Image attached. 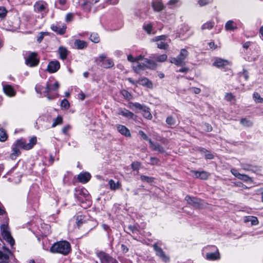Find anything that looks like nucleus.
I'll list each match as a JSON object with an SVG mask.
<instances>
[{
    "label": "nucleus",
    "instance_id": "nucleus-31",
    "mask_svg": "<svg viewBox=\"0 0 263 263\" xmlns=\"http://www.w3.org/2000/svg\"><path fill=\"white\" fill-rule=\"evenodd\" d=\"M59 53L61 59L64 60L67 56L68 51L65 47H60L59 48Z\"/></svg>",
    "mask_w": 263,
    "mask_h": 263
},
{
    "label": "nucleus",
    "instance_id": "nucleus-6",
    "mask_svg": "<svg viewBox=\"0 0 263 263\" xmlns=\"http://www.w3.org/2000/svg\"><path fill=\"white\" fill-rule=\"evenodd\" d=\"M153 247L156 252V255L163 261L167 262L170 260V257L164 253L163 250L157 245V243H154Z\"/></svg>",
    "mask_w": 263,
    "mask_h": 263
},
{
    "label": "nucleus",
    "instance_id": "nucleus-11",
    "mask_svg": "<svg viewBox=\"0 0 263 263\" xmlns=\"http://www.w3.org/2000/svg\"><path fill=\"white\" fill-rule=\"evenodd\" d=\"M60 67V63L58 61L50 62L47 67V70L50 73L57 71Z\"/></svg>",
    "mask_w": 263,
    "mask_h": 263
},
{
    "label": "nucleus",
    "instance_id": "nucleus-53",
    "mask_svg": "<svg viewBox=\"0 0 263 263\" xmlns=\"http://www.w3.org/2000/svg\"><path fill=\"white\" fill-rule=\"evenodd\" d=\"M211 2V0H199L198 4L200 6H203L209 4Z\"/></svg>",
    "mask_w": 263,
    "mask_h": 263
},
{
    "label": "nucleus",
    "instance_id": "nucleus-60",
    "mask_svg": "<svg viewBox=\"0 0 263 263\" xmlns=\"http://www.w3.org/2000/svg\"><path fill=\"white\" fill-rule=\"evenodd\" d=\"M119 2V0H106V3L110 5H116Z\"/></svg>",
    "mask_w": 263,
    "mask_h": 263
},
{
    "label": "nucleus",
    "instance_id": "nucleus-22",
    "mask_svg": "<svg viewBox=\"0 0 263 263\" xmlns=\"http://www.w3.org/2000/svg\"><path fill=\"white\" fill-rule=\"evenodd\" d=\"M229 64L230 62L228 60L217 58L214 62L213 65L217 67L220 68L227 66Z\"/></svg>",
    "mask_w": 263,
    "mask_h": 263
},
{
    "label": "nucleus",
    "instance_id": "nucleus-26",
    "mask_svg": "<svg viewBox=\"0 0 263 263\" xmlns=\"http://www.w3.org/2000/svg\"><path fill=\"white\" fill-rule=\"evenodd\" d=\"M108 184L110 189L113 191L119 189L121 186V184L119 181L116 183L112 179L109 180Z\"/></svg>",
    "mask_w": 263,
    "mask_h": 263
},
{
    "label": "nucleus",
    "instance_id": "nucleus-58",
    "mask_svg": "<svg viewBox=\"0 0 263 263\" xmlns=\"http://www.w3.org/2000/svg\"><path fill=\"white\" fill-rule=\"evenodd\" d=\"M70 128H71V126L69 125H67L64 126L62 128L63 133H64V134H67V132L70 129Z\"/></svg>",
    "mask_w": 263,
    "mask_h": 263
},
{
    "label": "nucleus",
    "instance_id": "nucleus-15",
    "mask_svg": "<svg viewBox=\"0 0 263 263\" xmlns=\"http://www.w3.org/2000/svg\"><path fill=\"white\" fill-rule=\"evenodd\" d=\"M99 2V0H86L82 4V7L84 10L89 12L91 10L92 6Z\"/></svg>",
    "mask_w": 263,
    "mask_h": 263
},
{
    "label": "nucleus",
    "instance_id": "nucleus-13",
    "mask_svg": "<svg viewBox=\"0 0 263 263\" xmlns=\"http://www.w3.org/2000/svg\"><path fill=\"white\" fill-rule=\"evenodd\" d=\"M3 91L4 93L8 96L12 97H14L15 94L16 92L14 90L13 87L8 84H5L3 86Z\"/></svg>",
    "mask_w": 263,
    "mask_h": 263
},
{
    "label": "nucleus",
    "instance_id": "nucleus-4",
    "mask_svg": "<svg viewBox=\"0 0 263 263\" xmlns=\"http://www.w3.org/2000/svg\"><path fill=\"white\" fill-rule=\"evenodd\" d=\"M1 231L3 238L11 246L14 245V240L11 235L8 224H3L1 227Z\"/></svg>",
    "mask_w": 263,
    "mask_h": 263
},
{
    "label": "nucleus",
    "instance_id": "nucleus-25",
    "mask_svg": "<svg viewBox=\"0 0 263 263\" xmlns=\"http://www.w3.org/2000/svg\"><path fill=\"white\" fill-rule=\"evenodd\" d=\"M206 257L209 260H217L220 258V254L218 250H217L215 252L207 253Z\"/></svg>",
    "mask_w": 263,
    "mask_h": 263
},
{
    "label": "nucleus",
    "instance_id": "nucleus-48",
    "mask_svg": "<svg viewBox=\"0 0 263 263\" xmlns=\"http://www.w3.org/2000/svg\"><path fill=\"white\" fill-rule=\"evenodd\" d=\"M61 106L64 108L65 109H68L70 107V104L68 101L67 99H64L61 103Z\"/></svg>",
    "mask_w": 263,
    "mask_h": 263
},
{
    "label": "nucleus",
    "instance_id": "nucleus-19",
    "mask_svg": "<svg viewBox=\"0 0 263 263\" xmlns=\"http://www.w3.org/2000/svg\"><path fill=\"white\" fill-rule=\"evenodd\" d=\"M148 142L150 144V147L153 151H158L160 153H164V149L159 143H154L151 140H148Z\"/></svg>",
    "mask_w": 263,
    "mask_h": 263
},
{
    "label": "nucleus",
    "instance_id": "nucleus-49",
    "mask_svg": "<svg viewBox=\"0 0 263 263\" xmlns=\"http://www.w3.org/2000/svg\"><path fill=\"white\" fill-rule=\"evenodd\" d=\"M166 36L164 35H160L155 37V38L152 39L153 42H163V41H164L166 40Z\"/></svg>",
    "mask_w": 263,
    "mask_h": 263
},
{
    "label": "nucleus",
    "instance_id": "nucleus-62",
    "mask_svg": "<svg viewBox=\"0 0 263 263\" xmlns=\"http://www.w3.org/2000/svg\"><path fill=\"white\" fill-rule=\"evenodd\" d=\"M236 185L237 186H239V187H242V189H248V187L245 184H243V183H242L241 182H238L237 184H236Z\"/></svg>",
    "mask_w": 263,
    "mask_h": 263
},
{
    "label": "nucleus",
    "instance_id": "nucleus-5",
    "mask_svg": "<svg viewBox=\"0 0 263 263\" xmlns=\"http://www.w3.org/2000/svg\"><path fill=\"white\" fill-rule=\"evenodd\" d=\"M39 61V59L37 58V53L34 52L29 53L26 59V64L30 67L36 66L38 65Z\"/></svg>",
    "mask_w": 263,
    "mask_h": 263
},
{
    "label": "nucleus",
    "instance_id": "nucleus-33",
    "mask_svg": "<svg viewBox=\"0 0 263 263\" xmlns=\"http://www.w3.org/2000/svg\"><path fill=\"white\" fill-rule=\"evenodd\" d=\"M128 107L132 109H134V108L142 110L145 106L141 105L139 103H133L129 102L128 105Z\"/></svg>",
    "mask_w": 263,
    "mask_h": 263
},
{
    "label": "nucleus",
    "instance_id": "nucleus-9",
    "mask_svg": "<svg viewBox=\"0 0 263 263\" xmlns=\"http://www.w3.org/2000/svg\"><path fill=\"white\" fill-rule=\"evenodd\" d=\"M59 87V83L57 82L53 85H51L49 84H47L46 87V93H47L46 97L49 100L52 99L53 98L51 97L49 93L52 91L57 90Z\"/></svg>",
    "mask_w": 263,
    "mask_h": 263
},
{
    "label": "nucleus",
    "instance_id": "nucleus-42",
    "mask_svg": "<svg viewBox=\"0 0 263 263\" xmlns=\"http://www.w3.org/2000/svg\"><path fill=\"white\" fill-rule=\"evenodd\" d=\"M121 93L126 99L130 100L133 99L132 95L125 89L122 90L121 91Z\"/></svg>",
    "mask_w": 263,
    "mask_h": 263
},
{
    "label": "nucleus",
    "instance_id": "nucleus-34",
    "mask_svg": "<svg viewBox=\"0 0 263 263\" xmlns=\"http://www.w3.org/2000/svg\"><path fill=\"white\" fill-rule=\"evenodd\" d=\"M8 136L5 130L3 128H0V141L5 142Z\"/></svg>",
    "mask_w": 263,
    "mask_h": 263
},
{
    "label": "nucleus",
    "instance_id": "nucleus-35",
    "mask_svg": "<svg viewBox=\"0 0 263 263\" xmlns=\"http://www.w3.org/2000/svg\"><path fill=\"white\" fill-rule=\"evenodd\" d=\"M114 65L113 61L110 59H106L102 62V66L106 68L111 67Z\"/></svg>",
    "mask_w": 263,
    "mask_h": 263
},
{
    "label": "nucleus",
    "instance_id": "nucleus-40",
    "mask_svg": "<svg viewBox=\"0 0 263 263\" xmlns=\"http://www.w3.org/2000/svg\"><path fill=\"white\" fill-rule=\"evenodd\" d=\"M167 56L165 54L159 55L155 57L156 60L159 62H164L167 60Z\"/></svg>",
    "mask_w": 263,
    "mask_h": 263
},
{
    "label": "nucleus",
    "instance_id": "nucleus-10",
    "mask_svg": "<svg viewBox=\"0 0 263 263\" xmlns=\"http://www.w3.org/2000/svg\"><path fill=\"white\" fill-rule=\"evenodd\" d=\"M185 200L187 202L191 204V205L196 208H199L200 206V200L198 198L195 197H192L190 196H187L185 197Z\"/></svg>",
    "mask_w": 263,
    "mask_h": 263
},
{
    "label": "nucleus",
    "instance_id": "nucleus-7",
    "mask_svg": "<svg viewBox=\"0 0 263 263\" xmlns=\"http://www.w3.org/2000/svg\"><path fill=\"white\" fill-rule=\"evenodd\" d=\"M48 4L43 1H39L36 2L34 5V11L37 12H41L47 10L46 13L48 12Z\"/></svg>",
    "mask_w": 263,
    "mask_h": 263
},
{
    "label": "nucleus",
    "instance_id": "nucleus-16",
    "mask_svg": "<svg viewBox=\"0 0 263 263\" xmlns=\"http://www.w3.org/2000/svg\"><path fill=\"white\" fill-rule=\"evenodd\" d=\"M191 172L194 174V177L196 178H200L201 179H207L210 174L205 171L198 172L196 171H192Z\"/></svg>",
    "mask_w": 263,
    "mask_h": 263
},
{
    "label": "nucleus",
    "instance_id": "nucleus-30",
    "mask_svg": "<svg viewBox=\"0 0 263 263\" xmlns=\"http://www.w3.org/2000/svg\"><path fill=\"white\" fill-rule=\"evenodd\" d=\"M74 46L79 49H82L87 46V43L83 41L76 40L74 41Z\"/></svg>",
    "mask_w": 263,
    "mask_h": 263
},
{
    "label": "nucleus",
    "instance_id": "nucleus-24",
    "mask_svg": "<svg viewBox=\"0 0 263 263\" xmlns=\"http://www.w3.org/2000/svg\"><path fill=\"white\" fill-rule=\"evenodd\" d=\"M144 65L145 68L155 69L157 66V64L153 60L145 59L144 61Z\"/></svg>",
    "mask_w": 263,
    "mask_h": 263
},
{
    "label": "nucleus",
    "instance_id": "nucleus-18",
    "mask_svg": "<svg viewBox=\"0 0 263 263\" xmlns=\"http://www.w3.org/2000/svg\"><path fill=\"white\" fill-rule=\"evenodd\" d=\"M51 29L54 31L57 32L59 34H63L65 33L66 31V26L63 24L62 25H52L51 27Z\"/></svg>",
    "mask_w": 263,
    "mask_h": 263
},
{
    "label": "nucleus",
    "instance_id": "nucleus-37",
    "mask_svg": "<svg viewBox=\"0 0 263 263\" xmlns=\"http://www.w3.org/2000/svg\"><path fill=\"white\" fill-rule=\"evenodd\" d=\"M214 25V23L213 22H208L204 24L201 27L202 30H205V29H211L213 28Z\"/></svg>",
    "mask_w": 263,
    "mask_h": 263
},
{
    "label": "nucleus",
    "instance_id": "nucleus-29",
    "mask_svg": "<svg viewBox=\"0 0 263 263\" xmlns=\"http://www.w3.org/2000/svg\"><path fill=\"white\" fill-rule=\"evenodd\" d=\"M118 114L119 115H122L125 117L130 119H133L134 116L133 112L126 109L120 110Z\"/></svg>",
    "mask_w": 263,
    "mask_h": 263
},
{
    "label": "nucleus",
    "instance_id": "nucleus-56",
    "mask_svg": "<svg viewBox=\"0 0 263 263\" xmlns=\"http://www.w3.org/2000/svg\"><path fill=\"white\" fill-rule=\"evenodd\" d=\"M225 98L227 101H231L234 99V97L231 93H228L226 95Z\"/></svg>",
    "mask_w": 263,
    "mask_h": 263
},
{
    "label": "nucleus",
    "instance_id": "nucleus-43",
    "mask_svg": "<svg viewBox=\"0 0 263 263\" xmlns=\"http://www.w3.org/2000/svg\"><path fill=\"white\" fill-rule=\"evenodd\" d=\"M63 118L61 116L57 117L53 121V122L52 124V127H54L56 126L57 125L61 124L62 123Z\"/></svg>",
    "mask_w": 263,
    "mask_h": 263
},
{
    "label": "nucleus",
    "instance_id": "nucleus-64",
    "mask_svg": "<svg viewBox=\"0 0 263 263\" xmlns=\"http://www.w3.org/2000/svg\"><path fill=\"white\" fill-rule=\"evenodd\" d=\"M209 45L210 48L212 49H215L216 48V45L215 44L214 42H210L209 43Z\"/></svg>",
    "mask_w": 263,
    "mask_h": 263
},
{
    "label": "nucleus",
    "instance_id": "nucleus-14",
    "mask_svg": "<svg viewBox=\"0 0 263 263\" xmlns=\"http://www.w3.org/2000/svg\"><path fill=\"white\" fill-rule=\"evenodd\" d=\"M36 143V138L35 137L31 138L29 140V142L28 143H26L25 141L23 139V149L25 150L30 149L33 147Z\"/></svg>",
    "mask_w": 263,
    "mask_h": 263
},
{
    "label": "nucleus",
    "instance_id": "nucleus-17",
    "mask_svg": "<svg viewBox=\"0 0 263 263\" xmlns=\"http://www.w3.org/2000/svg\"><path fill=\"white\" fill-rule=\"evenodd\" d=\"M90 178L91 175L88 172L80 173L78 176V180L79 182L83 183H87L90 179Z\"/></svg>",
    "mask_w": 263,
    "mask_h": 263
},
{
    "label": "nucleus",
    "instance_id": "nucleus-2",
    "mask_svg": "<svg viewBox=\"0 0 263 263\" xmlns=\"http://www.w3.org/2000/svg\"><path fill=\"white\" fill-rule=\"evenodd\" d=\"M189 55L188 51L185 49H181L179 54L176 58H172L171 59V63L177 66H183L185 65V60Z\"/></svg>",
    "mask_w": 263,
    "mask_h": 263
},
{
    "label": "nucleus",
    "instance_id": "nucleus-41",
    "mask_svg": "<svg viewBox=\"0 0 263 263\" xmlns=\"http://www.w3.org/2000/svg\"><path fill=\"white\" fill-rule=\"evenodd\" d=\"M140 179L142 181L146 182L147 183H152L154 180V178L151 177H148V176H145V175H141L140 176Z\"/></svg>",
    "mask_w": 263,
    "mask_h": 263
},
{
    "label": "nucleus",
    "instance_id": "nucleus-32",
    "mask_svg": "<svg viewBox=\"0 0 263 263\" xmlns=\"http://www.w3.org/2000/svg\"><path fill=\"white\" fill-rule=\"evenodd\" d=\"M143 116L148 120H151L152 118V115L150 112L149 109L146 106H144L142 110Z\"/></svg>",
    "mask_w": 263,
    "mask_h": 263
},
{
    "label": "nucleus",
    "instance_id": "nucleus-55",
    "mask_svg": "<svg viewBox=\"0 0 263 263\" xmlns=\"http://www.w3.org/2000/svg\"><path fill=\"white\" fill-rule=\"evenodd\" d=\"M139 134L141 137V138L144 140H147L148 141V140H151L150 139L148 138V137L147 136V135L142 130H139Z\"/></svg>",
    "mask_w": 263,
    "mask_h": 263
},
{
    "label": "nucleus",
    "instance_id": "nucleus-23",
    "mask_svg": "<svg viewBox=\"0 0 263 263\" xmlns=\"http://www.w3.org/2000/svg\"><path fill=\"white\" fill-rule=\"evenodd\" d=\"M138 84L145 86L149 88H153V83L146 78H141L137 81Z\"/></svg>",
    "mask_w": 263,
    "mask_h": 263
},
{
    "label": "nucleus",
    "instance_id": "nucleus-27",
    "mask_svg": "<svg viewBox=\"0 0 263 263\" xmlns=\"http://www.w3.org/2000/svg\"><path fill=\"white\" fill-rule=\"evenodd\" d=\"M225 28L227 30H234L237 28L236 24L233 21H228L225 25Z\"/></svg>",
    "mask_w": 263,
    "mask_h": 263
},
{
    "label": "nucleus",
    "instance_id": "nucleus-63",
    "mask_svg": "<svg viewBox=\"0 0 263 263\" xmlns=\"http://www.w3.org/2000/svg\"><path fill=\"white\" fill-rule=\"evenodd\" d=\"M151 161L152 164H156L158 162V159L156 157H151Z\"/></svg>",
    "mask_w": 263,
    "mask_h": 263
},
{
    "label": "nucleus",
    "instance_id": "nucleus-51",
    "mask_svg": "<svg viewBox=\"0 0 263 263\" xmlns=\"http://www.w3.org/2000/svg\"><path fill=\"white\" fill-rule=\"evenodd\" d=\"M47 33L45 32H40V34H39V36L37 38V41L39 43H41L42 41L44 36L45 35H47Z\"/></svg>",
    "mask_w": 263,
    "mask_h": 263
},
{
    "label": "nucleus",
    "instance_id": "nucleus-57",
    "mask_svg": "<svg viewBox=\"0 0 263 263\" xmlns=\"http://www.w3.org/2000/svg\"><path fill=\"white\" fill-rule=\"evenodd\" d=\"M250 222L252 225H257L258 224V220L256 217H251Z\"/></svg>",
    "mask_w": 263,
    "mask_h": 263
},
{
    "label": "nucleus",
    "instance_id": "nucleus-28",
    "mask_svg": "<svg viewBox=\"0 0 263 263\" xmlns=\"http://www.w3.org/2000/svg\"><path fill=\"white\" fill-rule=\"evenodd\" d=\"M155 11H160L164 8V6L161 1H155L152 4Z\"/></svg>",
    "mask_w": 263,
    "mask_h": 263
},
{
    "label": "nucleus",
    "instance_id": "nucleus-8",
    "mask_svg": "<svg viewBox=\"0 0 263 263\" xmlns=\"http://www.w3.org/2000/svg\"><path fill=\"white\" fill-rule=\"evenodd\" d=\"M232 174L236 177L246 182H252V179L251 177L245 174H241L239 173L237 171L235 168L231 170Z\"/></svg>",
    "mask_w": 263,
    "mask_h": 263
},
{
    "label": "nucleus",
    "instance_id": "nucleus-39",
    "mask_svg": "<svg viewBox=\"0 0 263 263\" xmlns=\"http://www.w3.org/2000/svg\"><path fill=\"white\" fill-rule=\"evenodd\" d=\"M133 68L134 70L137 72L138 73L140 70H144L145 66L144 65V62L142 64H138L137 65L133 66Z\"/></svg>",
    "mask_w": 263,
    "mask_h": 263
},
{
    "label": "nucleus",
    "instance_id": "nucleus-45",
    "mask_svg": "<svg viewBox=\"0 0 263 263\" xmlns=\"http://www.w3.org/2000/svg\"><path fill=\"white\" fill-rule=\"evenodd\" d=\"M253 98L256 102L263 103V98L260 97L258 93L254 92L253 94Z\"/></svg>",
    "mask_w": 263,
    "mask_h": 263
},
{
    "label": "nucleus",
    "instance_id": "nucleus-21",
    "mask_svg": "<svg viewBox=\"0 0 263 263\" xmlns=\"http://www.w3.org/2000/svg\"><path fill=\"white\" fill-rule=\"evenodd\" d=\"M101 260L102 263H118L116 259L104 253L101 255Z\"/></svg>",
    "mask_w": 263,
    "mask_h": 263
},
{
    "label": "nucleus",
    "instance_id": "nucleus-47",
    "mask_svg": "<svg viewBox=\"0 0 263 263\" xmlns=\"http://www.w3.org/2000/svg\"><path fill=\"white\" fill-rule=\"evenodd\" d=\"M7 13V10L4 7H0V18L3 19L5 17Z\"/></svg>",
    "mask_w": 263,
    "mask_h": 263
},
{
    "label": "nucleus",
    "instance_id": "nucleus-52",
    "mask_svg": "<svg viewBox=\"0 0 263 263\" xmlns=\"http://www.w3.org/2000/svg\"><path fill=\"white\" fill-rule=\"evenodd\" d=\"M143 27L144 30L147 32V33H151L152 29V25L151 24L144 25Z\"/></svg>",
    "mask_w": 263,
    "mask_h": 263
},
{
    "label": "nucleus",
    "instance_id": "nucleus-12",
    "mask_svg": "<svg viewBox=\"0 0 263 263\" xmlns=\"http://www.w3.org/2000/svg\"><path fill=\"white\" fill-rule=\"evenodd\" d=\"M116 128L118 132L121 135L127 137H131V134L129 130L124 125L117 124Z\"/></svg>",
    "mask_w": 263,
    "mask_h": 263
},
{
    "label": "nucleus",
    "instance_id": "nucleus-44",
    "mask_svg": "<svg viewBox=\"0 0 263 263\" xmlns=\"http://www.w3.org/2000/svg\"><path fill=\"white\" fill-rule=\"evenodd\" d=\"M158 43H157V47L159 49H167L168 47V45L166 43H165L164 42H157Z\"/></svg>",
    "mask_w": 263,
    "mask_h": 263
},
{
    "label": "nucleus",
    "instance_id": "nucleus-59",
    "mask_svg": "<svg viewBox=\"0 0 263 263\" xmlns=\"http://www.w3.org/2000/svg\"><path fill=\"white\" fill-rule=\"evenodd\" d=\"M73 14L72 13H68L66 16L65 20L67 22H70L73 18Z\"/></svg>",
    "mask_w": 263,
    "mask_h": 263
},
{
    "label": "nucleus",
    "instance_id": "nucleus-50",
    "mask_svg": "<svg viewBox=\"0 0 263 263\" xmlns=\"http://www.w3.org/2000/svg\"><path fill=\"white\" fill-rule=\"evenodd\" d=\"M166 122L170 125H174L175 124V120L172 116H169L166 118Z\"/></svg>",
    "mask_w": 263,
    "mask_h": 263
},
{
    "label": "nucleus",
    "instance_id": "nucleus-61",
    "mask_svg": "<svg viewBox=\"0 0 263 263\" xmlns=\"http://www.w3.org/2000/svg\"><path fill=\"white\" fill-rule=\"evenodd\" d=\"M121 250L123 253H125L128 252V248L126 246L122 244L121 245Z\"/></svg>",
    "mask_w": 263,
    "mask_h": 263
},
{
    "label": "nucleus",
    "instance_id": "nucleus-3",
    "mask_svg": "<svg viewBox=\"0 0 263 263\" xmlns=\"http://www.w3.org/2000/svg\"><path fill=\"white\" fill-rule=\"evenodd\" d=\"M11 148L12 153L10 155V158L12 160H15L21 154L20 149H23V139L16 140L12 145Z\"/></svg>",
    "mask_w": 263,
    "mask_h": 263
},
{
    "label": "nucleus",
    "instance_id": "nucleus-20",
    "mask_svg": "<svg viewBox=\"0 0 263 263\" xmlns=\"http://www.w3.org/2000/svg\"><path fill=\"white\" fill-rule=\"evenodd\" d=\"M11 252L9 249H6L5 253L0 251V263H8V260Z\"/></svg>",
    "mask_w": 263,
    "mask_h": 263
},
{
    "label": "nucleus",
    "instance_id": "nucleus-46",
    "mask_svg": "<svg viewBox=\"0 0 263 263\" xmlns=\"http://www.w3.org/2000/svg\"><path fill=\"white\" fill-rule=\"evenodd\" d=\"M76 220H77L76 222H77V226L79 227L85 221L84 216H83L82 215L78 216L77 217Z\"/></svg>",
    "mask_w": 263,
    "mask_h": 263
},
{
    "label": "nucleus",
    "instance_id": "nucleus-1",
    "mask_svg": "<svg viewBox=\"0 0 263 263\" xmlns=\"http://www.w3.org/2000/svg\"><path fill=\"white\" fill-rule=\"evenodd\" d=\"M52 253L67 255L71 250L70 243L67 241H60L54 243L50 249Z\"/></svg>",
    "mask_w": 263,
    "mask_h": 263
},
{
    "label": "nucleus",
    "instance_id": "nucleus-54",
    "mask_svg": "<svg viewBox=\"0 0 263 263\" xmlns=\"http://www.w3.org/2000/svg\"><path fill=\"white\" fill-rule=\"evenodd\" d=\"M140 163L138 162H135L132 164V168L133 170H137L139 168Z\"/></svg>",
    "mask_w": 263,
    "mask_h": 263
},
{
    "label": "nucleus",
    "instance_id": "nucleus-38",
    "mask_svg": "<svg viewBox=\"0 0 263 263\" xmlns=\"http://www.w3.org/2000/svg\"><path fill=\"white\" fill-rule=\"evenodd\" d=\"M90 39L92 42L95 43H98L100 42V37L97 33H91L90 36Z\"/></svg>",
    "mask_w": 263,
    "mask_h": 263
},
{
    "label": "nucleus",
    "instance_id": "nucleus-36",
    "mask_svg": "<svg viewBox=\"0 0 263 263\" xmlns=\"http://www.w3.org/2000/svg\"><path fill=\"white\" fill-rule=\"evenodd\" d=\"M240 123L247 127H250L253 125V122L246 118H242L240 120Z\"/></svg>",
    "mask_w": 263,
    "mask_h": 263
}]
</instances>
